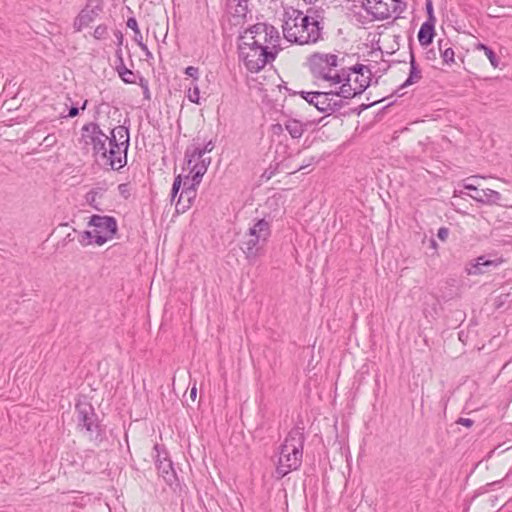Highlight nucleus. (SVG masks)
<instances>
[{
	"instance_id": "1",
	"label": "nucleus",
	"mask_w": 512,
	"mask_h": 512,
	"mask_svg": "<svg viewBox=\"0 0 512 512\" xmlns=\"http://www.w3.org/2000/svg\"><path fill=\"white\" fill-rule=\"evenodd\" d=\"M282 32L288 42L298 45L317 44L324 40L325 34L324 27L303 18L302 11L292 7L284 11Z\"/></svg>"
},
{
	"instance_id": "2",
	"label": "nucleus",
	"mask_w": 512,
	"mask_h": 512,
	"mask_svg": "<svg viewBox=\"0 0 512 512\" xmlns=\"http://www.w3.org/2000/svg\"><path fill=\"white\" fill-rule=\"evenodd\" d=\"M119 125L111 129V139L94 159L105 170L119 171L127 165L128 149L130 147L129 124Z\"/></svg>"
},
{
	"instance_id": "3",
	"label": "nucleus",
	"mask_w": 512,
	"mask_h": 512,
	"mask_svg": "<svg viewBox=\"0 0 512 512\" xmlns=\"http://www.w3.org/2000/svg\"><path fill=\"white\" fill-rule=\"evenodd\" d=\"M277 50H271L260 40L244 41L238 44L239 59L251 73L260 72L266 64L275 60Z\"/></svg>"
},
{
	"instance_id": "4",
	"label": "nucleus",
	"mask_w": 512,
	"mask_h": 512,
	"mask_svg": "<svg viewBox=\"0 0 512 512\" xmlns=\"http://www.w3.org/2000/svg\"><path fill=\"white\" fill-rule=\"evenodd\" d=\"M77 429L84 432L89 440L100 444L105 438V427L100 423L93 405L86 398L79 399L75 405Z\"/></svg>"
},
{
	"instance_id": "5",
	"label": "nucleus",
	"mask_w": 512,
	"mask_h": 512,
	"mask_svg": "<svg viewBox=\"0 0 512 512\" xmlns=\"http://www.w3.org/2000/svg\"><path fill=\"white\" fill-rule=\"evenodd\" d=\"M270 235V223L264 218L259 219L249 228L247 233L248 239L242 241L240 248L250 263H254L259 257Z\"/></svg>"
},
{
	"instance_id": "6",
	"label": "nucleus",
	"mask_w": 512,
	"mask_h": 512,
	"mask_svg": "<svg viewBox=\"0 0 512 512\" xmlns=\"http://www.w3.org/2000/svg\"><path fill=\"white\" fill-rule=\"evenodd\" d=\"M209 160L201 161L192 165L190 169L191 183L186 187L187 182H183L182 191L176 202V211L178 213L186 212L193 204L197 196V187L201 183L202 177L207 172Z\"/></svg>"
},
{
	"instance_id": "7",
	"label": "nucleus",
	"mask_w": 512,
	"mask_h": 512,
	"mask_svg": "<svg viewBox=\"0 0 512 512\" xmlns=\"http://www.w3.org/2000/svg\"><path fill=\"white\" fill-rule=\"evenodd\" d=\"M111 139V133L107 135L96 122H89L81 128V141L84 148L91 147L92 156L95 159L106 147Z\"/></svg>"
},
{
	"instance_id": "8",
	"label": "nucleus",
	"mask_w": 512,
	"mask_h": 512,
	"mask_svg": "<svg viewBox=\"0 0 512 512\" xmlns=\"http://www.w3.org/2000/svg\"><path fill=\"white\" fill-rule=\"evenodd\" d=\"M362 7L373 19L385 20L392 13H402L406 3L403 0H365L362 2Z\"/></svg>"
},
{
	"instance_id": "9",
	"label": "nucleus",
	"mask_w": 512,
	"mask_h": 512,
	"mask_svg": "<svg viewBox=\"0 0 512 512\" xmlns=\"http://www.w3.org/2000/svg\"><path fill=\"white\" fill-rule=\"evenodd\" d=\"M88 225L94 227V243L99 246L112 239L118 230L117 220L113 216L92 215Z\"/></svg>"
},
{
	"instance_id": "10",
	"label": "nucleus",
	"mask_w": 512,
	"mask_h": 512,
	"mask_svg": "<svg viewBox=\"0 0 512 512\" xmlns=\"http://www.w3.org/2000/svg\"><path fill=\"white\" fill-rule=\"evenodd\" d=\"M338 57L335 54L315 52L309 56L307 65L314 78L329 79L332 68L336 67Z\"/></svg>"
},
{
	"instance_id": "11",
	"label": "nucleus",
	"mask_w": 512,
	"mask_h": 512,
	"mask_svg": "<svg viewBox=\"0 0 512 512\" xmlns=\"http://www.w3.org/2000/svg\"><path fill=\"white\" fill-rule=\"evenodd\" d=\"M155 451L157 452L155 465L158 471V474L163 478V480L169 485L178 483L177 474L173 467V463L168 455V452L156 444L154 446Z\"/></svg>"
},
{
	"instance_id": "12",
	"label": "nucleus",
	"mask_w": 512,
	"mask_h": 512,
	"mask_svg": "<svg viewBox=\"0 0 512 512\" xmlns=\"http://www.w3.org/2000/svg\"><path fill=\"white\" fill-rule=\"evenodd\" d=\"M200 140V137L197 136L193 139V144L188 146L185 150L184 159L188 166L191 168L193 164L201 162L203 160H209V165L211 164V157H204L206 153H210L215 148V141L210 139L205 142L203 146L200 143H196Z\"/></svg>"
},
{
	"instance_id": "13",
	"label": "nucleus",
	"mask_w": 512,
	"mask_h": 512,
	"mask_svg": "<svg viewBox=\"0 0 512 512\" xmlns=\"http://www.w3.org/2000/svg\"><path fill=\"white\" fill-rule=\"evenodd\" d=\"M303 454L288 450L284 451L283 447L280 446V457L276 466L275 474L277 479H282L291 471L298 470L302 464Z\"/></svg>"
},
{
	"instance_id": "14",
	"label": "nucleus",
	"mask_w": 512,
	"mask_h": 512,
	"mask_svg": "<svg viewBox=\"0 0 512 512\" xmlns=\"http://www.w3.org/2000/svg\"><path fill=\"white\" fill-rule=\"evenodd\" d=\"M103 11V3L101 0H87L85 7L80 11L74 19L73 27L76 31H81L92 23Z\"/></svg>"
},
{
	"instance_id": "15",
	"label": "nucleus",
	"mask_w": 512,
	"mask_h": 512,
	"mask_svg": "<svg viewBox=\"0 0 512 512\" xmlns=\"http://www.w3.org/2000/svg\"><path fill=\"white\" fill-rule=\"evenodd\" d=\"M305 439L304 427L295 426L289 431L281 446L284 451L288 449L295 452L297 457V453L303 454Z\"/></svg>"
},
{
	"instance_id": "16",
	"label": "nucleus",
	"mask_w": 512,
	"mask_h": 512,
	"mask_svg": "<svg viewBox=\"0 0 512 512\" xmlns=\"http://www.w3.org/2000/svg\"><path fill=\"white\" fill-rule=\"evenodd\" d=\"M469 196L475 201L486 205L498 204L501 199V194L492 189H478L476 193Z\"/></svg>"
},
{
	"instance_id": "17",
	"label": "nucleus",
	"mask_w": 512,
	"mask_h": 512,
	"mask_svg": "<svg viewBox=\"0 0 512 512\" xmlns=\"http://www.w3.org/2000/svg\"><path fill=\"white\" fill-rule=\"evenodd\" d=\"M410 70L407 79L400 85L396 93L405 87L418 83L422 79V71L419 68L412 49L410 50Z\"/></svg>"
},
{
	"instance_id": "18",
	"label": "nucleus",
	"mask_w": 512,
	"mask_h": 512,
	"mask_svg": "<svg viewBox=\"0 0 512 512\" xmlns=\"http://www.w3.org/2000/svg\"><path fill=\"white\" fill-rule=\"evenodd\" d=\"M434 36L435 22L426 20L424 23H422L417 35L420 45L423 47L429 46L433 42Z\"/></svg>"
},
{
	"instance_id": "19",
	"label": "nucleus",
	"mask_w": 512,
	"mask_h": 512,
	"mask_svg": "<svg viewBox=\"0 0 512 512\" xmlns=\"http://www.w3.org/2000/svg\"><path fill=\"white\" fill-rule=\"evenodd\" d=\"M107 191L106 183H99L98 186L92 188L86 195V202L95 210L102 211L97 202L98 197H102Z\"/></svg>"
},
{
	"instance_id": "20",
	"label": "nucleus",
	"mask_w": 512,
	"mask_h": 512,
	"mask_svg": "<svg viewBox=\"0 0 512 512\" xmlns=\"http://www.w3.org/2000/svg\"><path fill=\"white\" fill-rule=\"evenodd\" d=\"M284 126L293 139L301 138L307 129V124H304L301 121L294 118H290L287 121H285Z\"/></svg>"
},
{
	"instance_id": "21",
	"label": "nucleus",
	"mask_w": 512,
	"mask_h": 512,
	"mask_svg": "<svg viewBox=\"0 0 512 512\" xmlns=\"http://www.w3.org/2000/svg\"><path fill=\"white\" fill-rule=\"evenodd\" d=\"M317 96L313 106L321 113H326L328 116L330 107V97L334 96L333 90L328 92L317 91Z\"/></svg>"
},
{
	"instance_id": "22",
	"label": "nucleus",
	"mask_w": 512,
	"mask_h": 512,
	"mask_svg": "<svg viewBox=\"0 0 512 512\" xmlns=\"http://www.w3.org/2000/svg\"><path fill=\"white\" fill-rule=\"evenodd\" d=\"M350 81L351 78L349 75H347V79H345V82L341 84L339 89L333 91L334 96H337L347 101L348 99H352L355 96L360 95L359 93H356V88L352 87Z\"/></svg>"
},
{
	"instance_id": "23",
	"label": "nucleus",
	"mask_w": 512,
	"mask_h": 512,
	"mask_svg": "<svg viewBox=\"0 0 512 512\" xmlns=\"http://www.w3.org/2000/svg\"><path fill=\"white\" fill-rule=\"evenodd\" d=\"M325 11L319 7H309L304 14L302 12L303 18H308L309 21L313 22V24H317V26L324 27L325 20Z\"/></svg>"
},
{
	"instance_id": "24",
	"label": "nucleus",
	"mask_w": 512,
	"mask_h": 512,
	"mask_svg": "<svg viewBox=\"0 0 512 512\" xmlns=\"http://www.w3.org/2000/svg\"><path fill=\"white\" fill-rule=\"evenodd\" d=\"M279 41L280 35L278 29L271 24L265 23V32L262 41L263 45L272 44L275 48L279 45Z\"/></svg>"
},
{
	"instance_id": "25",
	"label": "nucleus",
	"mask_w": 512,
	"mask_h": 512,
	"mask_svg": "<svg viewBox=\"0 0 512 512\" xmlns=\"http://www.w3.org/2000/svg\"><path fill=\"white\" fill-rule=\"evenodd\" d=\"M115 69L124 83H136V74L125 66L124 60H121V65H116Z\"/></svg>"
},
{
	"instance_id": "26",
	"label": "nucleus",
	"mask_w": 512,
	"mask_h": 512,
	"mask_svg": "<svg viewBox=\"0 0 512 512\" xmlns=\"http://www.w3.org/2000/svg\"><path fill=\"white\" fill-rule=\"evenodd\" d=\"M265 23H256L245 30L240 39L249 38V41L258 40V37L264 36Z\"/></svg>"
},
{
	"instance_id": "27",
	"label": "nucleus",
	"mask_w": 512,
	"mask_h": 512,
	"mask_svg": "<svg viewBox=\"0 0 512 512\" xmlns=\"http://www.w3.org/2000/svg\"><path fill=\"white\" fill-rule=\"evenodd\" d=\"M233 2L235 3L233 17L245 19L249 12L248 0H233Z\"/></svg>"
},
{
	"instance_id": "28",
	"label": "nucleus",
	"mask_w": 512,
	"mask_h": 512,
	"mask_svg": "<svg viewBox=\"0 0 512 512\" xmlns=\"http://www.w3.org/2000/svg\"><path fill=\"white\" fill-rule=\"evenodd\" d=\"M477 49L484 52V54L486 55V57L488 58V60L490 61L491 65L494 68H497L499 66V57L492 48L483 43H480L478 44Z\"/></svg>"
},
{
	"instance_id": "29",
	"label": "nucleus",
	"mask_w": 512,
	"mask_h": 512,
	"mask_svg": "<svg viewBox=\"0 0 512 512\" xmlns=\"http://www.w3.org/2000/svg\"><path fill=\"white\" fill-rule=\"evenodd\" d=\"M479 257L468 262L465 266V272L468 275H482L487 272V269L481 267Z\"/></svg>"
},
{
	"instance_id": "30",
	"label": "nucleus",
	"mask_w": 512,
	"mask_h": 512,
	"mask_svg": "<svg viewBox=\"0 0 512 512\" xmlns=\"http://www.w3.org/2000/svg\"><path fill=\"white\" fill-rule=\"evenodd\" d=\"M479 260H480L479 264H481L482 268L487 269V272L491 271L492 269L497 268L500 264L503 263L502 258L489 259L485 255L479 256Z\"/></svg>"
},
{
	"instance_id": "31",
	"label": "nucleus",
	"mask_w": 512,
	"mask_h": 512,
	"mask_svg": "<svg viewBox=\"0 0 512 512\" xmlns=\"http://www.w3.org/2000/svg\"><path fill=\"white\" fill-rule=\"evenodd\" d=\"M354 82L356 84V93L362 94L370 86L371 76L358 75L355 77Z\"/></svg>"
},
{
	"instance_id": "32",
	"label": "nucleus",
	"mask_w": 512,
	"mask_h": 512,
	"mask_svg": "<svg viewBox=\"0 0 512 512\" xmlns=\"http://www.w3.org/2000/svg\"><path fill=\"white\" fill-rule=\"evenodd\" d=\"M347 101L339 98L337 96L330 97V109L328 115L339 112L345 105H347Z\"/></svg>"
},
{
	"instance_id": "33",
	"label": "nucleus",
	"mask_w": 512,
	"mask_h": 512,
	"mask_svg": "<svg viewBox=\"0 0 512 512\" xmlns=\"http://www.w3.org/2000/svg\"><path fill=\"white\" fill-rule=\"evenodd\" d=\"M126 24L127 27L133 30L134 32V41L136 43L143 41V36L139 30L137 20L134 17H129Z\"/></svg>"
},
{
	"instance_id": "34",
	"label": "nucleus",
	"mask_w": 512,
	"mask_h": 512,
	"mask_svg": "<svg viewBox=\"0 0 512 512\" xmlns=\"http://www.w3.org/2000/svg\"><path fill=\"white\" fill-rule=\"evenodd\" d=\"M481 178L480 176H471L464 180L463 187L467 190L473 191L476 193L478 191L477 180Z\"/></svg>"
},
{
	"instance_id": "35",
	"label": "nucleus",
	"mask_w": 512,
	"mask_h": 512,
	"mask_svg": "<svg viewBox=\"0 0 512 512\" xmlns=\"http://www.w3.org/2000/svg\"><path fill=\"white\" fill-rule=\"evenodd\" d=\"M349 71L356 74L357 76L365 75V72L367 73V75L372 76V72H371L370 68L363 64H359V63L354 65L353 67L349 68Z\"/></svg>"
},
{
	"instance_id": "36",
	"label": "nucleus",
	"mask_w": 512,
	"mask_h": 512,
	"mask_svg": "<svg viewBox=\"0 0 512 512\" xmlns=\"http://www.w3.org/2000/svg\"><path fill=\"white\" fill-rule=\"evenodd\" d=\"M182 186V176L178 175L174 178L172 189H171V200L174 201L176 196L178 195L179 190Z\"/></svg>"
},
{
	"instance_id": "37",
	"label": "nucleus",
	"mask_w": 512,
	"mask_h": 512,
	"mask_svg": "<svg viewBox=\"0 0 512 512\" xmlns=\"http://www.w3.org/2000/svg\"><path fill=\"white\" fill-rule=\"evenodd\" d=\"M182 186V176L178 175L174 178L172 189H171V200L174 201L176 196L178 195L179 190Z\"/></svg>"
},
{
	"instance_id": "38",
	"label": "nucleus",
	"mask_w": 512,
	"mask_h": 512,
	"mask_svg": "<svg viewBox=\"0 0 512 512\" xmlns=\"http://www.w3.org/2000/svg\"><path fill=\"white\" fill-rule=\"evenodd\" d=\"M107 34H108L107 26L105 24H100L95 28L93 37L97 40H102V39L106 38Z\"/></svg>"
},
{
	"instance_id": "39",
	"label": "nucleus",
	"mask_w": 512,
	"mask_h": 512,
	"mask_svg": "<svg viewBox=\"0 0 512 512\" xmlns=\"http://www.w3.org/2000/svg\"><path fill=\"white\" fill-rule=\"evenodd\" d=\"M187 97H188L189 101L192 103H195V104L200 103V90H199L198 85H195L193 87V89H191V88L189 89Z\"/></svg>"
},
{
	"instance_id": "40",
	"label": "nucleus",
	"mask_w": 512,
	"mask_h": 512,
	"mask_svg": "<svg viewBox=\"0 0 512 512\" xmlns=\"http://www.w3.org/2000/svg\"><path fill=\"white\" fill-rule=\"evenodd\" d=\"M454 56H455V53H454V50L452 49V47L445 48L441 53L443 62L446 64L454 63Z\"/></svg>"
},
{
	"instance_id": "41",
	"label": "nucleus",
	"mask_w": 512,
	"mask_h": 512,
	"mask_svg": "<svg viewBox=\"0 0 512 512\" xmlns=\"http://www.w3.org/2000/svg\"><path fill=\"white\" fill-rule=\"evenodd\" d=\"M384 100H385V98L381 99V101H384ZM379 102H380V100H379ZM377 103H378V101H374V102H371V103H369V104L362 103V104H361V105H359L358 107H356V108H352V109L350 110V112H349V113H350V114H356V115H358V116H359L363 111H365V110H367L368 108H370V107H372V106L376 105Z\"/></svg>"
},
{
	"instance_id": "42",
	"label": "nucleus",
	"mask_w": 512,
	"mask_h": 512,
	"mask_svg": "<svg viewBox=\"0 0 512 512\" xmlns=\"http://www.w3.org/2000/svg\"><path fill=\"white\" fill-rule=\"evenodd\" d=\"M298 94L310 105L314 104L316 99L317 91H300Z\"/></svg>"
},
{
	"instance_id": "43",
	"label": "nucleus",
	"mask_w": 512,
	"mask_h": 512,
	"mask_svg": "<svg viewBox=\"0 0 512 512\" xmlns=\"http://www.w3.org/2000/svg\"><path fill=\"white\" fill-rule=\"evenodd\" d=\"M91 239L94 240V231L92 232L89 230H85L81 233L79 242L82 245H88V244L92 243Z\"/></svg>"
},
{
	"instance_id": "44",
	"label": "nucleus",
	"mask_w": 512,
	"mask_h": 512,
	"mask_svg": "<svg viewBox=\"0 0 512 512\" xmlns=\"http://www.w3.org/2000/svg\"><path fill=\"white\" fill-rule=\"evenodd\" d=\"M119 194L124 198L128 199L131 196V187L129 183H121L118 185Z\"/></svg>"
},
{
	"instance_id": "45",
	"label": "nucleus",
	"mask_w": 512,
	"mask_h": 512,
	"mask_svg": "<svg viewBox=\"0 0 512 512\" xmlns=\"http://www.w3.org/2000/svg\"><path fill=\"white\" fill-rule=\"evenodd\" d=\"M139 85L143 90L144 99L150 100L151 94H150V90H149V86H148V81L144 77H140Z\"/></svg>"
},
{
	"instance_id": "46",
	"label": "nucleus",
	"mask_w": 512,
	"mask_h": 512,
	"mask_svg": "<svg viewBox=\"0 0 512 512\" xmlns=\"http://www.w3.org/2000/svg\"><path fill=\"white\" fill-rule=\"evenodd\" d=\"M57 143V138L54 134H48L43 141L40 143V146H44L45 148H51Z\"/></svg>"
},
{
	"instance_id": "47",
	"label": "nucleus",
	"mask_w": 512,
	"mask_h": 512,
	"mask_svg": "<svg viewBox=\"0 0 512 512\" xmlns=\"http://www.w3.org/2000/svg\"><path fill=\"white\" fill-rule=\"evenodd\" d=\"M87 103L88 101L85 100L81 106V109L82 110H85L86 106H87ZM79 111H80V108L77 107L76 105L72 104L71 107L69 108V111H68V114H67V117H70V118H74L76 117L78 114H79Z\"/></svg>"
},
{
	"instance_id": "48",
	"label": "nucleus",
	"mask_w": 512,
	"mask_h": 512,
	"mask_svg": "<svg viewBox=\"0 0 512 512\" xmlns=\"http://www.w3.org/2000/svg\"><path fill=\"white\" fill-rule=\"evenodd\" d=\"M185 74L187 76L193 78L194 80H198V78H199V69L197 67H194V66H188L185 69Z\"/></svg>"
},
{
	"instance_id": "49",
	"label": "nucleus",
	"mask_w": 512,
	"mask_h": 512,
	"mask_svg": "<svg viewBox=\"0 0 512 512\" xmlns=\"http://www.w3.org/2000/svg\"><path fill=\"white\" fill-rule=\"evenodd\" d=\"M449 236V229L447 227H440L437 232V237L441 241H446Z\"/></svg>"
},
{
	"instance_id": "50",
	"label": "nucleus",
	"mask_w": 512,
	"mask_h": 512,
	"mask_svg": "<svg viewBox=\"0 0 512 512\" xmlns=\"http://www.w3.org/2000/svg\"><path fill=\"white\" fill-rule=\"evenodd\" d=\"M345 79L346 78H343L342 75H340V73H335L334 75H331L330 74V78L329 79H325L326 81H332L334 84H342L345 82Z\"/></svg>"
},
{
	"instance_id": "51",
	"label": "nucleus",
	"mask_w": 512,
	"mask_h": 512,
	"mask_svg": "<svg viewBox=\"0 0 512 512\" xmlns=\"http://www.w3.org/2000/svg\"><path fill=\"white\" fill-rule=\"evenodd\" d=\"M426 11H427V15H428L427 20H431L432 22H435L436 19H435L434 13H433V5L430 0H428L426 3Z\"/></svg>"
},
{
	"instance_id": "52",
	"label": "nucleus",
	"mask_w": 512,
	"mask_h": 512,
	"mask_svg": "<svg viewBox=\"0 0 512 512\" xmlns=\"http://www.w3.org/2000/svg\"><path fill=\"white\" fill-rule=\"evenodd\" d=\"M456 423L469 428L473 425L474 421L470 418H459Z\"/></svg>"
},
{
	"instance_id": "53",
	"label": "nucleus",
	"mask_w": 512,
	"mask_h": 512,
	"mask_svg": "<svg viewBox=\"0 0 512 512\" xmlns=\"http://www.w3.org/2000/svg\"><path fill=\"white\" fill-rule=\"evenodd\" d=\"M425 58L428 60V61H434L436 60L437 58V53H436V50L431 48L429 49L426 53H425Z\"/></svg>"
},
{
	"instance_id": "54",
	"label": "nucleus",
	"mask_w": 512,
	"mask_h": 512,
	"mask_svg": "<svg viewBox=\"0 0 512 512\" xmlns=\"http://www.w3.org/2000/svg\"><path fill=\"white\" fill-rule=\"evenodd\" d=\"M137 45L140 47V49L144 52L145 56L147 58H152L153 55L152 53L150 52V50L148 49L147 45L143 43V41L137 43Z\"/></svg>"
},
{
	"instance_id": "55",
	"label": "nucleus",
	"mask_w": 512,
	"mask_h": 512,
	"mask_svg": "<svg viewBox=\"0 0 512 512\" xmlns=\"http://www.w3.org/2000/svg\"><path fill=\"white\" fill-rule=\"evenodd\" d=\"M449 40H445V39H439L438 40V49H439V52L440 54L442 53V51L445 49V48H449Z\"/></svg>"
},
{
	"instance_id": "56",
	"label": "nucleus",
	"mask_w": 512,
	"mask_h": 512,
	"mask_svg": "<svg viewBox=\"0 0 512 512\" xmlns=\"http://www.w3.org/2000/svg\"><path fill=\"white\" fill-rule=\"evenodd\" d=\"M115 56H116V65H121V60H124L123 59V54H122V49L121 48H118L115 52Z\"/></svg>"
},
{
	"instance_id": "57",
	"label": "nucleus",
	"mask_w": 512,
	"mask_h": 512,
	"mask_svg": "<svg viewBox=\"0 0 512 512\" xmlns=\"http://www.w3.org/2000/svg\"><path fill=\"white\" fill-rule=\"evenodd\" d=\"M115 37L117 39L118 46H121L122 43H123V39H124L122 32L121 31H116L115 32ZM118 48H121V47H118Z\"/></svg>"
},
{
	"instance_id": "58",
	"label": "nucleus",
	"mask_w": 512,
	"mask_h": 512,
	"mask_svg": "<svg viewBox=\"0 0 512 512\" xmlns=\"http://www.w3.org/2000/svg\"><path fill=\"white\" fill-rule=\"evenodd\" d=\"M197 395V388L196 385H193L190 389V398L194 401L196 399Z\"/></svg>"
},
{
	"instance_id": "59",
	"label": "nucleus",
	"mask_w": 512,
	"mask_h": 512,
	"mask_svg": "<svg viewBox=\"0 0 512 512\" xmlns=\"http://www.w3.org/2000/svg\"><path fill=\"white\" fill-rule=\"evenodd\" d=\"M282 125L281 124H276L273 126V130H274V133H277L279 131H282Z\"/></svg>"
},
{
	"instance_id": "60",
	"label": "nucleus",
	"mask_w": 512,
	"mask_h": 512,
	"mask_svg": "<svg viewBox=\"0 0 512 512\" xmlns=\"http://www.w3.org/2000/svg\"><path fill=\"white\" fill-rule=\"evenodd\" d=\"M184 181H186V182H187L186 187H189V184L191 183V177H190V175L185 176Z\"/></svg>"
},
{
	"instance_id": "61",
	"label": "nucleus",
	"mask_w": 512,
	"mask_h": 512,
	"mask_svg": "<svg viewBox=\"0 0 512 512\" xmlns=\"http://www.w3.org/2000/svg\"><path fill=\"white\" fill-rule=\"evenodd\" d=\"M340 75H342V76H343V78H346V77H347V75H349V76H350V73L345 72L344 70H342V71H341V73H340Z\"/></svg>"
},
{
	"instance_id": "62",
	"label": "nucleus",
	"mask_w": 512,
	"mask_h": 512,
	"mask_svg": "<svg viewBox=\"0 0 512 512\" xmlns=\"http://www.w3.org/2000/svg\"><path fill=\"white\" fill-rule=\"evenodd\" d=\"M310 164H306V165H301L300 167L297 168L296 171H300V170H303L305 169L306 167H308Z\"/></svg>"
},
{
	"instance_id": "63",
	"label": "nucleus",
	"mask_w": 512,
	"mask_h": 512,
	"mask_svg": "<svg viewBox=\"0 0 512 512\" xmlns=\"http://www.w3.org/2000/svg\"><path fill=\"white\" fill-rule=\"evenodd\" d=\"M431 245H432V247H436V242H435V240H431Z\"/></svg>"
},
{
	"instance_id": "64",
	"label": "nucleus",
	"mask_w": 512,
	"mask_h": 512,
	"mask_svg": "<svg viewBox=\"0 0 512 512\" xmlns=\"http://www.w3.org/2000/svg\"><path fill=\"white\" fill-rule=\"evenodd\" d=\"M497 483H498V482H491V483L487 484V486H493V485H495V484H497Z\"/></svg>"
}]
</instances>
